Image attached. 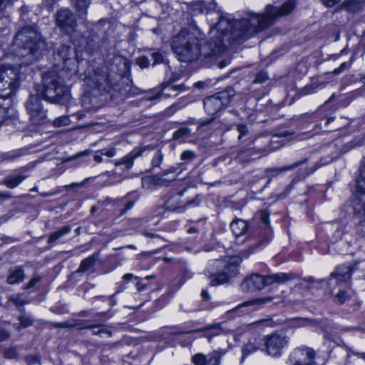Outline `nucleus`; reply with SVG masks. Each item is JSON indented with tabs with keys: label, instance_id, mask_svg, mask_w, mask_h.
I'll list each match as a JSON object with an SVG mask.
<instances>
[{
	"label": "nucleus",
	"instance_id": "1",
	"mask_svg": "<svg viewBox=\"0 0 365 365\" xmlns=\"http://www.w3.org/2000/svg\"><path fill=\"white\" fill-rule=\"evenodd\" d=\"M295 0H288L281 6L268 4L263 14L249 13L246 18L232 21L231 19L217 13L218 21L210 27V40L214 43L221 39L223 51L225 42L241 43L252 34L260 32L274 24L281 17L289 14L294 9Z\"/></svg>",
	"mask_w": 365,
	"mask_h": 365
},
{
	"label": "nucleus",
	"instance_id": "2",
	"mask_svg": "<svg viewBox=\"0 0 365 365\" xmlns=\"http://www.w3.org/2000/svg\"><path fill=\"white\" fill-rule=\"evenodd\" d=\"M171 47L180 61L189 62L198 58L200 56L210 57L223 52L221 39L217 42L207 41L201 46L200 38L186 29H182L172 40Z\"/></svg>",
	"mask_w": 365,
	"mask_h": 365
},
{
	"label": "nucleus",
	"instance_id": "3",
	"mask_svg": "<svg viewBox=\"0 0 365 365\" xmlns=\"http://www.w3.org/2000/svg\"><path fill=\"white\" fill-rule=\"evenodd\" d=\"M20 86L19 68L14 66H0V126L9 125L16 118L11 96Z\"/></svg>",
	"mask_w": 365,
	"mask_h": 365
},
{
	"label": "nucleus",
	"instance_id": "4",
	"mask_svg": "<svg viewBox=\"0 0 365 365\" xmlns=\"http://www.w3.org/2000/svg\"><path fill=\"white\" fill-rule=\"evenodd\" d=\"M252 247L240 252V257L229 259H215L212 261L207 272L211 278L210 285L217 286L227 282L231 277L238 274V265L242 258H247L252 252Z\"/></svg>",
	"mask_w": 365,
	"mask_h": 365
},
{
	"label": "nucleus",
	"instance_id": "5",
	"mask_svg": "<svg viewBox=\"0 0 365 365\" xmlns=\"http://www.w3.org/2000/svg\"><path fill=\"white\" fill-rule=\"evenodd\" d=\"M14 44L21 48V56H28L26 64L31 63L46 48V43L34 26L22 28L15 36Z\"/></svg>",
	"mask_w": 365,
	"mask_h": 365
},
{
	"label": "nucleus",
	"instance_id": "6",
	"mask_svg": "<svg viewBox=\"0 0 365 365\" xmlns=\"http://www.w3.org/2000/svg\"><path fill=\"white\" fill-rule=\"evenodd\" d=\"M43 91L42 95L45 100L61 105L66 104L71 95L69 88L63 79L55 71H48L43 76Z\"/></svg>",
	"mask_w": 365,
	"mask_h": 365
},
{
	"label": "nucleus",
	"instance_id": "7",
	"mask_svg": "<svg viewBox=\"0 0 365 365\" xmlns=\"http://www.w3.org/2000/svg\"><path fill=\"white\" fill-rule=\"evenodd\" d=\"M84 81L93 95L108 93L118 89V85L114 81V73H108L101 68H97L92 76H86Z\"/></svg>",
	"mask_w": 365,
	"mask_h": 365
},
{
	"label": "nucleus",
	"instance_id": "8",
	"mask_svg": "<svg viewBox=\"0 0 365 365\" xmlns=\"http://www.w3.org/2000/svg\"><path fill=\"white\" fill-rule=\"evenodd\" d=\"M293 278V276L285 273H275L265 277L257 273H253L246 277L241 283V288L244 292H255L263 289L265 286L274 283H282Z\"/></svg>",
	"mask_w": 365,
	"mask_h": 365
},
{
	"label": "nucleus",
	"instance_id": "9",
	"mask_svg": "<svg viewBox=\"0 0 365 365\" xmlns=\"http://www.w3.org/2000/svg\"><path fill=\"white\" fill-rule=\"evenodd\" d=\"M235 94V91L232 88H227L224 91L205 98L203 104L205 112L211 115L217 113L232 102Z\"/></svg>",
	"mask_w": 365,
	"mask_h": 365
},
{
	"label": "nucleus",
	"instance_id": "10",
	"mask_svg": "<svg viewBox=\"0 0 365 365\" xmlns=\"http://www.w3.org/2000/svg\"><path fill=\"white\" fill-rule=\"evenodd\" d=\"M187 191L188 188H184L180 192L170 196L165 202L167 209L171 211L182 212L187 207L197 206L200 203L197 197L186 196Z\"/></svg>",
	"mask_w": 365,
	"mask_h": 365
},
{
	"label": "nucleus",
	"instance_id": "11",
	"mask_svg": "<svg viewBox=\"0 0 365 365\" xmlns=\"http://www.w3.org/2000/svg\"><path fill=\"white\" fill-rule=\"evenodd\" d=\"M289 344L288 338L283 334L273 333L263 339V345L266 353L272 356L277 357L282 354V349Z\"/></svg>",
	"mask_w": 365,
	"mask_h": 365
},
{
	"label": "nucleus",
	"instance_id": "12",
	"mask_svg": "<svg viewBox=\"0 0 365 365\" xmlns=\"http://www.w3.org/2000/svg\"><path fill=\"white\" fill-rule=\"evenodd\" d=\"M55 60L62 61V68L76 71V62L78 61V56L74 49L68 45H62L55 54Z\"/></svg>",
	"mask_w": 365,
	"mask_h": 365
},
{
	"label": "nucleus",
	"instance_id": "13",
	"mask_svg": "<svg viewBox=\"0 0 365 365\" xmlns=\"http://www.w3.org/2000/svg\"><path fill=\"white\" fill-rule=\"evenodd\" d=\"M56 21L57 26L65 34L71 35L75 32L77 24L75 16L70 10L60 9L56 14Z\"/></svg>",
	"mask_w": 365,
	"mask_h": 365
},
{
	"label": "nucleus",
	"instance_id": "14",
	"mask_svg": "<svg viewBox=\"0 0 365 365\" xmlns=\"http://www.w3.org/2000/svg\"><path fill=\"white\" fill-rule=\"evenodd\" d=\"M356 190L357 195L354 202V210L355 212L362 214L365 217V190L359 187L358 178H356ZM358 229L365 235V219L359 224Z\"/></svg>",
	"mask_w": 365,
	"mask_h": 365
},
{
	"label": "nucleus",
	"instance_id": "15",
	"mask_svg": "<svg viewBox=\"0 0 365 365\" xmlns=\"http://www.w3.org/2000/svg\"><path fill=\"white\" fill-rule=\"evenodd\" d=\"M273 299L272 297H261V298H257L252 300H250L247 302H245L244 303H242L235 308H233L230 312L234 313L237 316L242 315L244 314L248 313L249 312L252 311V309H249L250 307H254L256 305L260 306L267 303H269L272 302Z\"/></svg>",
	"mask_w": 365,
	"mask_h": 365
},
{
	"label": "nucleus",
	"instance_id": "16",
	"mask_svg": "<svg viewBox=\"0 0 365 365\" xmlns=\"http://www.w3.org/2000/svg\"><path fill=\"white\" fill-rule=\"evenodd\" d=\"M276 142V140H270L268 136L260 137L254 140L255 146L252 148L262 155H264L279 148V145H274Z\"/></svg>",
	"mask_w": 365,
	"mask_h": 365
},
{
	"label": "nucleus",
	"instance_id": "17",
	"mask_svg": "<svg viewBox=\"0 0 365 365\" xmlns=\"http://www.w3.org/2000/svg\"><path fill=\"white\" fill-rule=\"evenodd\" d=\"M149 147L135 148L127 155L115 162V165L118 166L124 165L127 170L130 169L133 165L135 159L142 155L143 153L148 149Z\"/></svg>",
	"mask_w": 365,
	"mask_h": 365
},
{
	"label": "nucleus",
	"instance_id": "18",
	"mask_svg": "<svg viewBox=\"0 0 365 365\" xmlns=\"http://www.w3.org/2000/svg\"><path fill=\"white\" fill-rule=\"evenodd\" d=\"M150 57L148 56H141L136 60L137 64L141 68H145L149 66L150 61H153L152 65L155 66L158 63H164L165 57L163 53L158 51H153L150 53Z\"/></svg>",
	"mask_w": 365,
	"mask_h": 365
},
{
	"label": "nucleus",
	"instance_id": "19",
	"mask_svg": "<svg viewBox=\"0 0 365 365\" xmlns=\"http://www.w3.org/2000/svg\"><path fill=\"white\" fill-rule=\"evenodd\" d=\"M185 89L183 84L180 85H172L171 83H163L161 85L160 92L158 93L156 96L149 97V100H154L158 98L160 96H164L165 97L175 96L179 92L182 91Z\"/></svg>",
	"mask_w": 365,
	"mask_h": 365
},
{
	"label": "nucleus",
	"instance_id": "20",
	"mask_svg": "<svg viewBox=\"0 0 365 365\" xmlns=\"http://www.w3.org/2000/svg\"><path fill=\"white\" fill-rule=\"evenodd\" d=\"M356 264H343L339 266L336 271L331 274V277H334L338 281L346 282L350 279L351 273L356 269Z\"/></svg>",
	"mask_w": 365,
	"mask_h": 365
},
{
	"label": "nucleus",
	"instance_id": "21",
	"mask_svg": "<svg viewBox=\"0 0 365 365\" xmlns=\"http://www.w3.org/2000/svg\"><path fill=\"white\" fill-rule=\"evenodd\" d=\"M333 160V158H331L329 160L321 163L319 165L316 166V163L314 162L310 163V165L309 167H304V165L308 163L310 161V159L305 158L302 161H298V171H300V173H298V180L304 179L307 175L314 173L318 168H319L322 165L327 164L330 163Z\"/></svg>",
	"mask_w": 365,
	"mask_h": 365
},
{
	"label": "nucleus",
	"instance_id": "22",
	"mask_svg": "<svg viewBox=\"0 0 365 365\" xmlns=\"http://www.w3.org/2000/svg\"><path fill=\"white\" fill-rule=\"evenodd\" d=\"M222 324H215L212 325L207 326L203 329L191 330L187 331V333H197V332H203L202 336L206 337L208 341H211L212 338L220 334L222 332V329L221 327Z\"/></svg>",
	"mask_w": 365,
	"mask_h": 365
},
{
	"label": "nucleus",
	"instance_id": "23",
	"mask_svg": "<svg viewBox=\"0 0 365 365\" xmlns=\"http://www.w3.org/2000/svg\"><path fill=\"white\" fill-rule=\"evenodd\" d=\"M216 4L210 2L208 4L202 1L192 2L190 6V9L194 14H208L215 10Z\"/></svg>",
	"mask_w": 365,
	"mask_h": 365
},
{
	"label": "nucleus",
	"instance_id": "24",
	"mask_svg": "<svg viewBox=\"0 0 365 365\" xmlns=\"http://www.w3.org/2000/svg\"><path fill=\"white\" fill-rule=\"evenodd\" d=\"M269 215V212L266 210H261L259 212V217L262 221V224L264 225V228L260 230L259 235L261 240H262L264 242L269 241L272 237L271 231L268 227Z\"/></svg>",
	"mask_w": 365,
	"mask_h": 365
},
{
	"label": "nucleus",
	"instance_id": "25",
	"mask_svg": "<svg viewBox=\"0 0 365 365\" xmlns=\"http://www.w3.org/2000/svg\"><path fill=\"white\" fill-rule=\"evenodd\" d=\"M100 256L99 252H96L89 257L83 259L78 269L76 271V273H84L86 272L92 270L94 267L97 260Z\"/></svg>",
	"mask_w": 365,
	"mask_h": 365
},
{
	"label": "nucleus",
	"instance_id": "26",
	"mask_svg": "<svg viewBox=\"0 0 365 365\" xmlns=\"http://www.w3.org/2000/svg\"><path fill=\"white\" fill-rule=\"evenodd\" d=\"M314 356L313 349L306 346L301 347L298 355V365H312Z\"/></svg>",
	"mask_w": 365,
	"mask_h": 365
},
{
	"label": "nucleus",
	"instance_id": "27",
	"mask_svg": "<svg viewBox=\"0 0 365 365\" xmlns=\"http://www.w3.org/2000/svg\"><path fill=\"white\" fill-rule=\"evenodd\" d=\"M262 341L263 339L259 336L255 335L250 337L243 348V356H247L264 346Z\"/></svg>",
	"mask_w": 365,
	"mask_h": 365
},
{
	"label": "nucleus",
	"instance_id": "28",
	"mask_svg": "<svg viewBox=\"0 0 365 365\" xmlns=\"http://www.w3.org/2000/svg\"><path fill=\"white\" fill-rule=\"evenodd\" d=\"M79 329H91L93 335H97L99 336H103V334H106L108 336L110 337L113 335L112 331L108 329L106 325L102 324H88L81 327Z\"/></svg>",
	"mask_w": 365,
	"mask_h": 365
},
{
	"label": "nucleus",
	"instance_id": "29",
	"mask_svg": "<svg viewBox=\"0 0 365 365\" xmlns=\"http://www.w3.org/2000/svg\"><path fill=\"white\" fill-rule=\"evenodd\" d=\"M230 229L236 237H240L242 235L247 229V222L240 219L233 220L230 224Z\"/></svg>",
	"mask_w": 365,
	"mask_h": 365
},
{
	"label": "nucleus",
	"instance_id": "30",
	"mask_svg": "<svg viewBox=\"0 0 365 365\" xmlns=\"http://www.w3.org/2000/svg\"><path fill=\"white\" fill-rule=\"evenodd\" d=\"M29 114L31 121L34 125L44 124L47 121L46 111L43 109L34 110L30 108V113Z\"/></svg>",
	"mask_w": 365,
	"mask_h": 365
},
{
	"label": "nucleus",
	"instance_id": "31",
	"mask_svg": "<svg viewBox=\"0 0 365 365\" xmlns=\"http://www.w3.org/2000/svg\"><path fill=\"white\" fill-rule=\"evenodd\" d=\"M365 4L361 0H345L341 6L349 12H356L364 6Z\"/></svg>",
	"mask_w": 365,
	"mask_h": 365
},
{
	"label": "nucleus",
	"instance_id": "32",
	"mask_svg": "<svg viewBox=\"0 0 365 365\" xmlns=\"http://www.w3.org/2000/svg\"><path fill=\"white\" fill-rule=\"evenodd\" d=\"M26 108L29 113H30V108L34 110L43 109L41 98L38 94L30 95L29 99L26 102Z\"/></svg>",
	"mask_w": 365,
	"mask_h": 365
},
{
	"label": "nucleus",
	"instance_id": "33",
	"mask_svg": "<svg viewBox=\"0 0 365 365\" xmlns=\"http://www.w3.org/2000/svg\"><path fill=\"white\" fill-rule=\"evenodd\" d=\"M225 354L223 350L213 351L207 354V365H220L222 356Z\"/></svg>",
	"mask_w": 365,
	"mask_h": 365
},
{
	"label": "nucleus",
	"instance_id": "34",
	"mask_svg": "<svg viewBox=\"0 0 365 365\" xmlns=\"http://www.w3.org/2000/svg\"><path fill=\"white\" fill-rule=\"evenodd\" d=\"M71 228L70 226H64L58 231L52 233L48 240V242L50 244L54 243L56 241L59 240L63 236L70 233Z\"/></svg>",
	"mask_w": 365,
	"mask_h": 365
},
{
	"label": "nucleus",
	"instance_id": "35",
	"mask_svg": "<svg viewBox=\"0 0 365 365\" xmlns=\"http://www.w3.org/2000/svg\"><path fill=\"white\" fill-rule=\"evenodd\" d=\"M24 278V274L23 269H17L9 275L6 281L9 284H14L22 282Z\"/></svg>",
	"mask_w": 365,
	"mask_h": 365
},
{
	"label": "nucleus",
	"instance_id": "36",
	"mask_svg": "<svg viewBox=\"0 0 365 365\" xmlns=\"http://www.w3.org/2000/svg\"><path fill=\"white\" fill-rule=\"evenodd\" d=\"M190 135V129L188 128H180L174 132L173 138L175 140L184 142Z\"/></svg>",
	"mask_w": 365,
	"mask_h": 365
},
{
	"label": "nucleus",
	"instance_id": "37",
	"mask_svg": "<svg viewBox=\"0 0 365 365\" xmlns=\"http://www.w3.org/2000/svg\"><path fill=\"white\" fill-rule=\"evenodd\" d=\"M26 178L25 176L19 175L14 176L12 178H6L4 180V185L11 189L15 188L17 187L24 179Z\"/></svg>",
	"mask_w": 365,
	"mask_h": 365
},
{
	"label": "nucleus",
	"instance_id": "38",
	"mask_svg": "<svg viewBox=\"0 0 365 365\" xmlns=\"http://www.w3.org/2000/svg\"><path fill=\"white\" fill-rule=\"evenodd\" d=\"M75 6L79 16H83L86 14L88 8L86 0H76Z\"/></svg>",
	"mask_w": 365,
	"mask_h": 365
},
{
	"label": "nucleus",
	"instance_id": "39",
	"mask_svg": "<svg viewBox=\"0 0 365 365\" xmlns=\"http://www.w3.org/2000/svg\"><path fill=\"white\" fill-rule=\"evenodd\" d=\"M129 196H130V195H128L125 196L123 198H122V200H128V201L125 203V207L120 210V214H119L120 216L123 215L124 214H125V212L127 211L131 210L133 207L135 202L137 201V198H134V199L128 200Z\"/></svg>",
	"mask_w": 365,
	"mask_h": 365
},
{
	"label": "nucleus",
	"instance_id": "40",
	"mask_svg": "<svg viewBox=\"0 0 365 365\" xmlns=\"http://www.w3.org/2000/svg\"><path fill=\"white\" fill-rule=\"evenodd\" d=\"M358 183L360 189L365 190V162L361 165L359 170Z\"/></svg>",
	"mask_w": 365,
	"mask_h": 365
},
{
	"label": "nucleus",
	"instance_id": "41",
	"mask_svg": "<svg viewBox=\"0 0 365 365\" xmlns=\"http://www.w3.org/2000/svg\"><path fill=\"white\" fill-rule=\"evenodd\" d=\"M163 154L160 150H158L151 160V165L153 168H158L163 160Z\"/></svg>",
	"mask_w": 365,
	"mask_h": 365
},
{
	"label": "nucleus",
	"instance_id": "42",
	"mask_svg": "<svg viewBox=\"0 0 365 365\" xmlns=\"http://www.w3.org/2000/svg\"><path fill=\"white\" fill-rule=\"evenodd\" d=\"M207 355L197 354L192 356V361L195 365H207Z\"/></svg>",
	"mask_w": 365,
	"mask_h": 365
},
{
	"label": "nucleus",
	"instance_id": "43",
	"mask_svg": "<svg viewBox=\"0 0 365 365\" xmlns=\"http://www.w3.org/2000/svg\"><path fill=\"white\" fill-rule=\"evenodd\" d=\"M350 298V294L346 291H340L334 297L336 304H342Z\"/></svg>",
	"mask_w": 365,
	"mask_h": 365
},
{
	"label": "nucleus",
	"instance_id": "44",
	"mask_svg": "<svg viewBox=\"0 0 365 365\" xmlns=\"http://www.w3.org/2000/svg\"><path fill=\"white\" fill-rule=\"evenodd\" d=\"M69 123L70 120L68 116L67 115H62L61 117L56 118L53 120V125L56 127L68 125Z\"/></svg>",
	"mask_w": 365,
	"mask_h": 365
},
{
	"label": "nucleus",
	"instance_id": "45",
	"mask_svg": "<svg viewBox=\"0 0 365 365\" xmlns=\"http://www.w3.org/2000/svg\"><path fill=\"white\" fill-rule=\"evenodd\" d=\"M353 62V57L350 58L349 61L342 63L339 67L335 68L333 71V73L335 75H338L341 73L343 71L348 69L351 67Z\"/></svg>",
	"mask_w": 365,
	"mask_h": 365
},
{
	"label": "nucleus",
	"instance_id": "46",
	"mask_svg": "<svg viewBox=\"0 0 365 365\" xmlns=\"http://www.w3.org/2000/svg\"><path fill=\"white\" fill-rule=\"evenodd\" d=\"M195 157V153L193 151L185 150L182 153L180 158L185 163H187L192 161Z\"/></svg>",
	"mask_w": 365,
	"mask_h": 365
},
{
	"label": "nucleus",
	"instance_id": "47",
	"mask_svg": "<svg viewBox=\"0 0 365 365\" xmlns=\"http://www.w3.org/2000/svg\"><path fill=\"white\" fill-rule=\"evenodd\" d=\"M19 326L24 328L28 327L33 324L34 320L29 317L21 315L19 317Z\"/></svg>",
	"mask_w": 365,
	"mask_h": 365
},
{
	"label": "nucleus",
	"instance_id": "48",
	"mask_svg": "<svg viewBox=\"0 0 365 365\" xmlns=\"http://www.w3.org/2000/svg\"><path fill=\"white\" fill-rule=\"evenodd\" d=\"M237 130L239 133L238 139L241 140L243 137L246 136L248 134V129L247 126L244 124H238L237 125Z\"/></svg>",
	"mask_w": 365,
	"mask_h": 365
},
{
	"label": "nucleus",
	"instance_id": "49",
	"mask_svg": "<svg viewBox=\"0 0 365 365\" xmlns=\"http://www.w3.org/2000/svg\"><path fill=\"white\" fill-rule=\"evenodd\" d=\"M4 356L6 359H14L17 356V352L15 348H8L4 352Z\"/></svg>",
	"mask_w": 365,
	"mask_h": 365
},
{
	"label": "nucleus",
	"instance_id": "50",
	"mask_svg": "<svg viewBox=\"0 0 365 365\" xmlns=\"http://www.w3.org/2000/svg\"><path fill=\"white\" fill-rule=\"evenodd\" d=\"M267 79V74L264 71L259 72L254 80L255 83H262Z\"/></svg>",
	"mask_w": 365,
	"mask_h": 365
},
{
	"label": "nucleus",
	"instance_id": "51",
	"mask_svg": "<svg viewBox=\"0 0 365 365\" xmlns=\"http://www.w3.org/2000/svg\"><path fill=\"white\" fill-rule=\"evenodd\" d=\"M25 360L28 365H34L39 364L40 362L39 358L36 356L33 355L26 356Z\"/></svg>",
	"mask_w": 365,
	"mask_h": 365
},
{
	"label": "nucleus",
	"instance_id": "52",
	"mask_svg": "<svg viewBox=\"0 0 365 365\" xmlns=\"http://www.w3.org/2000/svg\"><path fill=\"white\" fill-rule=\"evenodd\" d=\"M322 4L327 8H331L338 3L341 1V0H320Z\"/></svg>",
	"mask_w": 365,
	"mask_h": 365
},
{
	"label": "nucleus",
	"instance_id": "53",
	"mask_svg": "<svg viewBox=\"0 0 365 365\" xmlns=\"http://www.w3.org/2000/svg\"><path fill=\"white\" fill-rule=\"evenodd\" d=\"M316 281L314 280V279L312 277H309L308 279H300L299 280L298 279V285H300V286H304V287H307V288H311L309 285H305L306 283H314Z\"/></svg>",
	"mask_w": 365,
	"mask_h": 365
},
{
	"label": "nucleus",
	"instance_id": "54",
	"mask_svg": "<svg viewBox=\"0 0 365 365\" xmlns=\"http://www.w3.org/2000/svg\"><path fill=\"white\" fill-rule=\"evenodd\" d=\"M41 280L40 277H36L31 279L25 287V289H31L33 288L38 282Z\"/></svg>",
	"mask_w": 365,
	"mask_h": 365
},
{
	"label": "nucleus",
	"instance_id": "55",
	"mask_svg": "<svg viewBox=\"0 0 365 365\" xmlns=\"http://www.w3.org/2000/svg\"><path fill=\"white\" fill-rule=\"evenodd\" d=\"M101 152H102V155H106L109 158L113 157L116 153L115 149L113 148L102 150Z\"/></svg>",
	"mask_w": 365,
	"mask_h": 365
},
{
	"label": "nucleus",
	"instance_id": "56",
	"mask_svg": "<svg viewBox=\"0 0 365 365\" xmlns=\"http://www.w3.org/2000/svg\"><path fill=\"white\" fill-rule=\"evenodd\" d=\"M10 337V333L5 329H0V342L7 340Z\"/></svg>",
	"mask_w": 365,
	"mask_h": 365
},
{
	"label": "nucleus",
	"instance_id": "57",
	"mask_svg": "<svg viewBox=\"0 0 365 365\" xmlns=\"http://www.w3.org/2000/svg\"><path fill=\"white\" fill-rule=\"evenodd\" d=\"M312 324H313V321H312V320H309L308 319H304V318H302V319L298 318V322H297L298 327H301V326L310 325Z\"/></svg>",
	"mask_w": 365,
	"mask_h": 365
},
{
	"label": "nucleus",
	"instance_id": "58",
	"mask_svg": "<svg viewBox=\"0 0 365 365\" xmlns=\"http://www.w3.org/2000/svg\"><path fill=\"white\" fill-rule=\"evenodd\" d=\"M10 301H11L16 305H23L25 302L19 297H11Z\"/></svg>",
	"mask_w": 365,
	"mask_h": 365
},
{
	"label": "nucleus",
	"instance_id": "59",
	"mask_svg": "<svg viewBox=\"0 0 365 365\" xmlns=\"http://www.w3.org/2000/svg\"><path fill=\"white\" fill-rule=\"evenodd\" d=\"M129 225L133 227V228H136L137 227L140 226V225L141 224V220L140 219H131V220H129Z\"/></svg>",
	"mask_w": 365,
	"mask_h": 365
},
{
	"label": "nucleus",
	"instance_id": "60",
	"mask_svg": "<svg viewBox=\"0 0 365 365\" xmlns=\"http://www.w3.org/2000/svg\"><path fill=\"white\" fill-rule=\"evenodd\" d=\"M287 363H289V365H297V360L294 351L290 354Z\"/></svg>",
	"mask_w": 365,
	"mask_h": 365
},
{
	"label": "nucleus",
	"instance_id": "61",
	"mask_svg": "<svg viewBox=\"0 0 365 365\" xmlns=\"http://www.w3.org/2000/svg\"><path fill=\"white\" fill-rule=\"evenodd\" d=\"M177 170H178V169L176 168L172 167L166 170H164L163 173L162 174V176L164 177L166 175H168L169 173H175L177 172Z\"/></svg>",
	"mask_w": 365,
	"mask_h": 365
},
{
	"label": "nucleus",
	"instance_id": "62",
	"mask_svg": "<svg viewBox=\"0 0 365 365\" xmlns=\"http://www.w3.org/2000/svg\"><path fill=\"white\" fill-rule=\"evenodd\" d=\"M312 88H311V87L304 88H303V89L300 91V93H298V96H299V95H303V96H304V95H307V94L310 93H312Z\"/></svg>",
	"mask_w": 365,
	"mask_h": 365
},
{
	"label": "nucleus",
	"instance_id": "63",
	"mask_svg": "<svg viewBox=\"0 0 365 365\" xmlns=\"http://www.w3.org/2000/svg\"><path fill=\"white\" fill-rule=\"evenodd\" d=\"M76 324H73L71 323L70 322H64L61 324V328H68V327H73Z\"/></svg>",
	"mask_w": 365,
	"mask_h": 365
},
{
	"label": "nucleus",
	"instance_id": "64",
	"mask_svg": "<svg viewBox=\"0 0 365 365\" xmlns=\"http://www.w3.org/2000/svg\"><path fill=\"white\" fill-rule=\"evenodd\" d=\"M205 83L204 81H198L194 84V87L197 89H202L205 88Z\"/></svg>",
	"mask_w": 365,
	"mask_h": 365
}]
</instances>
